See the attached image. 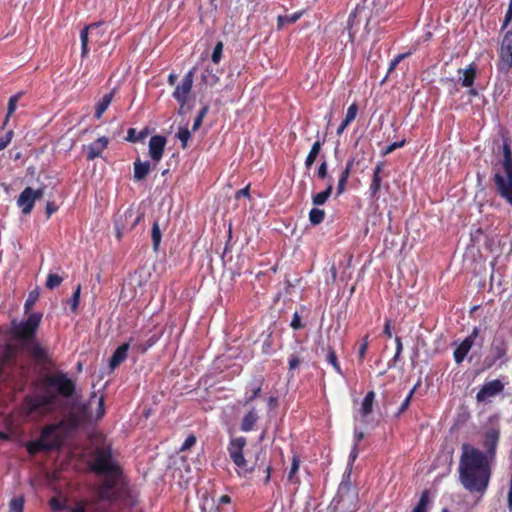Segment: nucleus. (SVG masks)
Listing matches in <instances>:
<instances>
[{
    "label": "nucleus",
    "mask_w": 512,
    "mask_h": 512,
    "mask_svg": "<svg viewBox=\"0 0 512 512\" xmlns=\"http://www.w3.org/2000/svg\"><path fill=\"white\" fill-rule=\"evenodd\" d=\"M414 393V389H412L410 391V393L407 395V397L404 399V401L402 402L396 416H399L401 415L403 412H405L407 410V408L409 407L410 405V402H411V398H412V395Z\"/></svg>",
    "instance_id": "48"
},
{
    "label": "nucleus",
    "mask_w": 512,
    "mask_h": 512,
    "mask_svg": "<svg viewBox=\"0 0 512 512\" xmlns=\"http://www.w3.org/2000/svg\"><path fill=\"white\" fill-rule=\"evenodd\" d=\"M107 145L108 139L106 137H99L93 144L89 145L87 158L93 160L100 157Z\"/></svg>",
    "instance_id": "21"
},
{
    "label": "nucleus",
    "mask_w": 512,
    "mask_h": 512,
    "mask_svg": "<svg viewBox=\"0 0 512 512\" xmlns=\"http://www.w3.org/2000/svg\"><path fill=\"white\" fill-rule=\"evenodd\" d=\"M395 342H396V352H395V355H394V358H393V362L394 363H396L399 360V357H400V355L402 353V350H403V345H402L401 338L397 336L395 338Z\"/></svg>",
    "instance_id": "50"
},
{
    "label": "nucleus",
    "mask_w": 512,
    "mask_h": 512,
    "mask_svg": "<svg viewBox=\"0 0 512 512\" xmlns=\"http://www.w3.org/2000/svg\"><path fill=\"white\" fill-rule=\"evenodd\" d=\"M368 338L369 336L366 335L363 340H362V343L360 344L359 346V349H358V356H359V359L360 361H362L365 357V354L367 352V349H368V345H369V341H368Z\"/></svg>",
    "instance_id": "47"
},
{
    "label": "nucleus",
    "mask_w": 512,
    "mask_h": 512,
    "mask_svg": "<svg viewBox=\"0 0 512 512\" xmlns=\"http://www.w3.org/2000/svg\"><path fill=\"white\" fill-rule=\"evenodd\" d=\"M222 52H223V43L221 41L217 42L214 49H213V52H212V55H211V59L214 63H219L220 60H221V57H222Z\"/></svg>",
    "instance_id": "40"
},
{
    "label": "nucleus",
    "mask_w": 512,
    "mask_h": 512,
    "mask_svg": "<svg viewBox=\"0 0 512 512\" xmlns=\"http://www.w3.org/2000/svg\"><path fill=\"white\" fill-rule=\"evenodd\" d=\"M512 20V0L509 2L508 10L505 15V19L502 25V29H505Z\"/></svg>",
    "instance_id": "53"
},
{
    "label": "nucleus",
    "mask_w": 512,
    "mask_h": 512,
    "mask_svg": "<svg viewBox=\"0 0 512 512\" xmlns=\"http://www.w3.org/2000/svg\"><path fill=\"white\" fill-rule=\"evenodd\" d=\"M161 231H160V227H159V224L157 221H155L153 223V226H152V232H151V237H152V243H153V249L155 251L158 250V247L160 245V242H161Z\"/></svg>",
    "instance_id": "36"
},
{
    "label": "nucleus",
    "mask_w": 512,
    "mask_h": 512,
    "mask_svg": "<svg viewBox=\"0 0 512 512\" xmlns=\"http://www.w3.org/2000/svg\"><path fill=\"white\" fill-rule=\"evenodd\" d=\"M478 334H479V329L477 327H475L473 329L472 333L468 337H466L455 349L453 355H454V360L457 364H460L463 362V360L467 356L468 352L474 345V341H475L476 337L478 336Z\"/></svg>",
    "instance_id": "16"
},
{
    "label": "nucleus",
    "mask_w": 512,
    "mask_h": 512,
    "mask_svg": "<svg viewBox=\"0 0 512 512\" xmlns=\"http://www.w3.org/2000/svg\"><path fill=\"white\" fill-rule=\"evenodd\" d=\"M353 165H354V159L353 158L349 159L346 163L345 168L342 170L339 180H338L337 195H341L345 191L346 183L350 176V172L353 168Z\"/></svg>",
    "instance_id": "24"
},
{
    "label": "nucleus",
    "mask_w": 512,
    "mask_h": 512,
    "mask_svg": "<svg viewBox=\"0 0 512 512\" xmlns=\"http://www.w3.org/2000/svg\"><path fill=\"white\" fill-rule=\"evenodd\" d=\"M429 504V492L424 490L420 496V499L413 509L412 512H427V506Z\"/></svg>",
    "instance_id": "34"
},
{
    "label": "nucleus",
    "mask_w": 512,
    "mask_h": 512,
    "mask_svg": "<svg viewBox=\"0 0 512 512\" xmlns=\"http://www.w3.org/2000/svg\"><path fill=\"white\" fill-rule=\"evenodd\" d=\"M61 426L62 422L46 426L42 430L38 440L28 443V452L30 454H35L39 451H51L56 449L59 446V439L55 434Z\"/></svg>",
    "instance_id": "7"
},
{
    "label": "nucleus",
    "mask_w": 512,
    "mask_h": 512,
    "mask_svg": "<svg viewBox=\"0 0 512 512\" xmlns=\"http://www.w3.org/2000/svg\"><path fill=\"white\" fill-rule=\"evenodd\" d=\"M383 333H384L387 337H389V338H391V337H392V332H391V322H390V320H387V321H386V323H385V325H384Z\"/></svg>",
    "instance_id": "64"
},
{
    "label": "nucleus",
    "mask_w": 512,
    "mask_h": 512,
    "mask_svg": "<svg viewBox=\"0 0 512 512\" xmlns=\"http://www.w3.org/2000/svg\"><path fill=\"white\" fill-rule=\"evenodd\" d=\"M42 320L41 313H31L27 320L18 322L17 320L12 321V334L18 339L21 344L35 339L36 331Z\"/></svg>",
    "instance_id": "9"
},
{
    "label": "nucleus",
    "mask_w": 512,
    "mask_h": 512,
    "mask_svg": "<svg viewBox=\"0 0 512 512\" xmlns=\"http://www.w3.org/2000/svg\"><path fill=\"white\" fill-rule=\"evenodd\" d=\"M326 360L330 363L339 375H343L340 365L337 360L336 353L332 347H328Z\"/></svg>",
    "instance_id": "35"
},
{
    "label": "nucleus",
    "mask_w": 512,
    "mask_h": 512,
    "mask_svg": "<svg viewBox=\"0 0 512 512\" xmlns=\"http://www.w3.org/2000/svg\"><path fill=\"white\" fill-rule=\"evenodd\" d=\"M298 469H299V460L296 457H294L293 461H292L291 468H290V472H289V479L292 478V476L298 471Z\"/></svg>",
    "instance_id": "58"
},
{
    "label": "nucleus",
    "mask_w": 512,
    "mask_h": 512,
    "mask_svg": "<svg viewBox=\"0 0 512 512\" xmlns=\"http://www.w3.org/2000/svg\"><path fill=\"white\" fill-rule=\"evenodd\" d=\"M57 209H58V207L53 202H47V204H46L47 217L49 218L54 212H56Z\"/></svg>",
    "instance_id": "59"
},
{
    "label": "nucleus",
    "mask_w": 512,
    "mask_h": 512,
    "mask_svg": "<svg viewBox=\"0 0 512 512\" xmlns=\"http://www.w3.org/2000/svg\"><path fill=\"white\" fill-rule=\"evenodd\" d=\"M357 13H358V8H356V9H355L351 14H350V16H349V19H348V22H347V28H348L349 30H351V29H352L353 22H354V19H355V17H356V15H357Z\"/></svg>",
    "instance_id": "63"
},
{
    "label": "nucleus",
    "mask_w": 512,
    "mask_h": 512,
    "mask_svg": "<svg viewBox=\"0 0 512 512\" xmlns=\"http://www.w3.org/2000/svg\"><path fill=\"white\" fill-rule=\"evenodd\" d=\"M504 390V383L495 379L489 382H486L482 385L480 390L476 394L477 402H485L488 398L494 397L497 394L501 393Z\"/></svg>",
    "instance_id": "14"
},
{
    "label": "nucleus",
    "mask_w": 512,
    "mask_h": 512,
    "mask_svg": "<svg viewBox=\"0 0 512 512\" xmlns=\"http://www.w3.org/2000/svg\"><path fill=\"white\" fill-rule=\"evenodd\" d=\"M142 138H143V136H142V135H141V136H139V137H137V136H136V134H135V129L130 128V129L128 130L127 138H126L128 141H130V142H136V141H138V140H140V139H142Z\"/></svg>",
    "instance_id": "57"
},
{
    "label": "nucleus",
    "mask_w": 512,
    "mask_h": 512,
    "mask_svg": "<svg viewBox=\"0 0 512 512\" xmlns=\"http://www.w3.org/2000/svg\"><path fill=\"white\" fill-rule=\"evenodd\" d=\"M405 144V140H401L398 142H393L390 145H388L385 149L382 150L381 154L382 156H386L393 152L395 149L402 147Z\"/></svg>",
    "instance_id": "46"
},
{
    "label": "nucleus",
    "mask_w": 512,
    "mask_h": 512,
    "mask_svg": "<svg viewBox=\"0 0 512 512\" xmlns=\"http://www.w3.org/2000/svg\"><path fill=\"white\" fill-rule=\"evenodd\" d=\"M101 25V22L92 23L89 26L82 29L80 33L81 43H88V30L98 28Z\"/></svg>",
    "instance_id": "45"
},
{
    "label": "nucleus",
    "mask_w": 512,
    "mask_h": 512,
    "mask_svg": "<svg viewBox=\"0 0 512 512\" xmlns=\"http://www.w3.org/2000/svg\"><path fill=\"white\" fill-rule=\"evenodd\" d=\"M38 299H39V292L37 290H33L29 293V295L25 301V304H24L25 313H28L33 308V306L38 301Z\"/></svg>",
    "instance_id": "37"
},
{
    "label": "nucleus",
    "mask_w": 512,
    "mask_h": 512,
    "mask_svg": "<svg viewBox=\"0 0 512 512\" xmlns=\"http://www.w3.org/2000/svg\"><path fill=\"white\" fill-rule=\"evenodd\" d=\"M22 347L32 355L37 361H42L46 357V351L36 339H30L21 344Z\"/></svg>",
    "instance_id": "20"
},
{
    "label": "nucleus",
    "mask_w": 512,
    "mask_h": 512,
    "mask_svg": "<svg viewBox=\"0 0 512 512\" xmlns=\"http://www.w3.org/2000/svg\"><path fill=\"white\" fill-rule=\"evenodd\" d=\"M258 420L255 409L249 411L242 419L241 429L245 432L251 431Z\"/></svg>",
    "instance_id": "28"
},
{
    "label": "nucleus",
    "mask_w": 512,
    "mask_h": 512,
    "mask_svg": "<svg viewBox=\"0 0 512 512\" xmlns=\"http://www.w3.org/2000/svg\"><path fill=\"white\" fill-rule=\"evenodd\" d=\"M177 102L179 103V109H178L179 115H185L192 109V106L188 105L187 101H177Z\"/></svg>",
    "instance_id": "52"
},
{
    "label": "nucleus",
    "mask_w": 512,
    "mask_h": 512,
    "mask_svg": "<svg viewBox=\"0 0 512 512\" xmlns=\"http://www.w3.org/2000/svg\"><path fill=\"white\" fill-rule=\"evenodd\" d=\"M196 443V437L194 435H189L184 443L181 446V451H185L190 449Z\"/></svg>",
    "instance_id": "51"
},
{
    "label": "nucleus",
    "mask_w": 512,
    "mask_h": 512,
    "mask_svg": "<svg viewBox=\"0 0 512 512\" xmlns=\"http://www.w3.org/2000/svg\"><path fill=\"white\" fill-rule=\"evenodd\" d=\"M385 167L384 162H378L375 168L373 169V175L369 187L370 197L372 199H377V195L381 189L382 183V173Z\"/></svg>",
    "instance_id": "18"
},
{
    "label": "nucleus",
    "mask_w": 512,
    "mask_h": 512,
    "mask_svg": "<svg viewBox=\"0 0 512 512\" xmlns=\"http://www.w3.org/2000/svg\"><path fill=\"white\" fill-rule=\"evenodd\" d=\"M128 349L129 344L123 343L115 350L109 362L111 369L119 366L127 358Z\"/></svg>",
    "instance_id": "23"
},
{
    "label": "nucleus",
    "mask_w": 512,
    "mask_h": 512,
    "mask_svg": "<svg viewBox=\"0 0 512 512\" xmlns=\"http://www.w3.org/2000/svg\"><path fill=\"white\" fill-rule=\"evenodd\" d=\"M500 431L490 428L484 433L482 446L485 452L467 443L462 444L459 460V481L470 493L483 494L491 478V464L495 461Z\"/></svg>",
    "instance_id": "1"
},
{
    "label": "nucleus",
    "mask_w": 512,
    "mask_h": 512,
    "mask_svg": "<svg viewBox=\"0 0 512 512\" xmlns=\"http://www.w3.org/2000/svg\"><path fill=\"white\" fill-rule=\"evenodd\" d=\"M166 142V138L161 135H154L149 140V155L155 162V165L162 158Z\"/></svg>",
    "instance_id": "17"
},
{
    "label": "nucleus",
    "mask_w": 512,
    "mask_h": 512,
    "mask_svg": "<svg viewBox=\"0 0 512 512\" xmlns=\"http://www.w3.org/2000/svg\"><path fill=\"white\" fill-rule=\"evenodd\" d=\"M246 445V438L237 437L230 440L228 452L231 460L238 468L240 475H247L254 470H263L266 473L265 482L270 480L271 467L266 463V452L260 449L255 454V460L246 459L243 455V449Z\"/></svg>",
    "instance_id": "2"
},
{
    "label": "nucleus",
    "mask_w": 512,
    "mask_h": 512,
    "mask_svg": "<svg viewBox=\"0 0 512 512\" xmlns=\"http://www.w3.org/2000/svg\"><path fill=\"white\" fill-rule=\"evenodd\" d=\"M300 358L297 355H291L289 358V368L290 370L296 369L300 365Z\"/></svg>",
    "instance_id": "55"
},
{
    "label": "nucleus",
    "mask_w": 512,
    "mask_h": 512,
    "mask_svg": "<svg viewBox=\"0 0 512 512\" xmlns=\"http://www.w3.org/2000/svg\"><path fill=\"white\" fill-rule=\"evenodd\" d=\"M374 398H375L374 391H369L366 394V396L364 397L362 405H361V409H360L361 415L363 417L368 416L372 412Z\"/></svg>",
    "instance_id": "29"
},
{
    "label": "nucleus",
    "mask_w": 512,
    "mask_h": 512,
    "mask_svg": "<svg viewBox=\"0 0 512 512\" xmlns=\"http://www.w3.org/2000/svg\"><path fill=\"white\" fill-rule=\"evenodd\" d=\"M57 396L54 393L38 394L26 396L24 400V409L27 415L39 414L45 415L52 411L56 403Z\"/></svg>",
    "instance_id": "8"
},
{
    "label": "nucleus",
    "mask_w": 512,
    "mask_h": 512,
    "mask_svg": "<svg viewBox=\"0 0 512 512\" xmlns=\"http://www.w3.org/2000/svg\"><path fill=\"white\" fill-rule=\"evenodd\" d=\"M194 71V68L189 70L181 82L175 86L172 96L176 101H188L189 95L192 91Z\"/></svg>",
    "instance_id": "13"
},
{
    "label": "nucleus",
    "mask_w": 512,
    "mask_h": 512,
    "mask_svg": "<svg viewBox=\"0 0 512 512\" xmlns=\"http://www.w3.org/2000/svg\"><path fill=\"white\" fill-rule=\"evenodd\" d=\"M115 89H113L111 92L107 93L103 96V98L97 103L96 109H95V117L97 119H100L103 113L107 110L109 107L113 97H114Z\"/></svg>",
    "instance_id": "27"
},
{
    "label": "nucleus",
    "mask_w": 512,
    "mask_h": 512,
    "mask_svg": "<svg viewBox=\"0 0 512 512\" xmlns=\"http://www.w3.org/2000/svg\"><path fill=\"white\" fill-rule=\"evenodd\" d=\"M91 468L101 475L116 476L118 473V467L112 458L111 446L104 440L97 444L92 453Z\"/></svg>",
    "instance_id": "5"
},
{
    "label": "nucleus",
    "mask_w": 512,
    "mask_h": 512,
    "mask_svg": "<svg viewBox=\"0 0 512 512\" xmlns=\"http://www.w3.org/2000/svg\"><path fill=\"white\" fill-rule=\"evenodd\" d=\"M290 325L295 330H298V329L302 328L301 317L299 316V314L297 312L294 313Z\"/></svg>",
    "instance_id": "54"
},
{
    "label": "nucleus",
    "mask_w": 512,
    "mask_h": 512,
    "mask_svg": "<svg viewBox=\"0 0 512 512\" xmlns=\"http://www.w3.org/2000/svg\"><path fill=\"white\" fill-rule=\"evenodd\" d=\"M405 56L406 54H400L394 60H392L390 63L389 72L392 71Z\"/></svg>",
    "instance_id": "62"
},
{
    "label": "nucleus",
    "mask_w": 512,
    "mask_h": 512,
    "mask_svg": "<svg viewBox=\"0 0 512 512\" xmlns=\"http://www.w3.org/2000/svg\"><path fill=\"white\" fill-rule=\"evenodd\" d=\"M507 350V344L504 341L493 342L490 348V356L484 360L485 368H491L497 361H500V365L507 363Z\"/></svg>",
    "instance_id": "12"
},
{
    "label": "nucleus",
    "mask_w": 512,
    "mask_h": 512,
    "mask_svg": "<svg viewBox=\"0 0 512 512\" xmlns=\"http://www.w3.org/2000/svg\"><path fill=\"white\" fill-rule=\"evenodd\" d=\"M110 494H111L110 486L106 485V486L102 487L99 491L100 502H105L106 500H109Z\"/></svg>",
    "instance_id": "49"
},
{
    "label": "nucleus",
    "mask_w": 512,
    "mask_h": 512,
    "mask_svg": "<svg viewBox=\"0 0 512 512\" xmlns=\"http://www.w3.org/2000/svg\"><path fill=\"white\" fill-rule=\"evenodd\" d=\"M325 218V212L322 209L313 208L309 212V221L312 225H319Z\"/></svg>",
    "instance_id": "32"
},
{
    "label": "nucleus",
    "mask_w": 512,
    "mask_h": 512,
    "mask_svg": "<svg viewBox=\"0 0 512 512\" xmlns=\"http://www.w3.org/2000/svg\"><path fill=\"white\" fill-rule=\"evenodd\" d=\"M105 414L104 396L92 392L88 403L79 405L70 412L68 420L72 426H79L90 419H101Z\"/></svg>",
    "instance_id": "3"
},
{
    "label": "nucleus",
    "mask_w": 512,
    "mask_h": 512,
    "mask_svg": "<svg viewBox=\"0 0 512 512\" xmlns=\"http://www.w3.org/2000/svg\"><path fill=\"white\" fill-rule=\"evenodd\" d=\"M31 193H32L31 196L34 198V201H36L38 199H41L44 196V188H39L36 190L31 188Z\"/></svg>",
    "instance_id": "60"
},
{
    "label": "nucleus",
    "mask_w": 512,
    "mask_h": 512,
    "mask_svg": "<svg viewBox=\"0 0 512 512\" xmlns=\"http://www.w3.org/2000/svg\"><path fill=\"white\" fill-rule=\"evenodd\" d=\"M150 163L148 161L142 162L137 160L134 162V179L136 181H141L146 178L150 171Z\"/></svg>",
    "instance_id": "26"
},
{
    "label": "nucleus",
    "mask_w": 512,
    "mask_h": 512,
    "mask_svg": "<svg viewBox=\"0 0 512 512\" xmlns=\"http://www.w3.org/2000/svg\"><path fill=\"white\" fill-rule=\"evenodd\" d=\"M80 293H81V286L78 285L76 287L75 291L73 292L71 299L69 300L72 311H76V309L79 305Z\"/></svg>",
    "instance_id": "42"
},
{
    "label": "nucleus",
    "mask_w": 512,
    "mask_h": 512,
    "mask_svg": "<svg viewBox=\"0 0 512 512\" xmlns=\"http://www.w3.org/2000/svg\"><path fill=\"white\" fill-rule=\"evenodd\" d=\"M45 384L56 387L58 393L66 398L71 397L75 391L74 382L64 373L47 376L45 378Z\"/></svg>",
    "instance_id": "10"
},
{
    "label": "nucleus",
    "mask_w": 512,
    "mask_h": 512,
    "mask_svg": "<svg viewBox=\"0 0 512 512\" xmlns=\"http://www.w3.org/2000/svg\"><path fill=\"white\" fill-rule=\"evenodd\" d=\"M320 150H321V142L319 140H317L312 145L311 150H310L309 154L306 157L305 166L307 168H310L314 164V162H315V160H316Z\"/></svg>",
    "instance_id": "31"
},
{
    "label": "nucleus",
    "mask_w": 512,
    "mask_h": 512,
    "mask_svg": "<svg viewBox=\"0 0 512 512\" xmlns=\"http://www.w3.org/2000/svg\"><path fill=\"white\" fill-rule=\"evenodd\" d=\"M358 508V493L348 485H340L333 498L330 509L333 512H356Z\"/></svg>",
    "instance_id": "6"
},
{
    "label": "nucleus",
    "mask_w": 512,
    "mask_h": 512,
    "mask_svg": "<svg viewBox=\"0 0 512 512\" xmlns=\"http://www.w3.org/2000/svg\"><path fill=\"white\" fill-rule=\"evenodd\" d=\"M159 337L156 335L151 336L147 341L145 346L143 347V351H146L148 348L152 347L157 341Z\"/></svg>",
    "instance_id": "61"
},
{
    "label": "nucleus",
    "mask_w": 512,
    "mask_h": 512,
    "mask_svg": "<svg viewBox=\"0 0 512 512\" xmlns=\"http://www.w3.org/2000/svg\"><path fill=\"white\" fill-rule=\"evenodd\" d=\"M24 497L17 496L11 499L9 503V509L11 512H23Z\"/></svg>",
    "instance_id": "38"
},
{
    "label": "nucleus",
    "mask_w": 512,
    "mask_h": 512,
    "mask_svg": "<svg viewBox=\"0 0 512 512\" xmlns=\"http://www.w3.org/2000/svg\"><path fill=\"white\" fill-rule=\"evenodd\" d=\"M500 65L506 70L512 66V31H508L501 42Z\"/></svg>",
    "instance_id": "15"
},
{
    "label": "nucleus",
    "mask_w": 512,
    "mask_h": 512,
    "mask_svg": "<svg viewBox=\"0 0 512 512\" xmlns=\"http://www.w3.org/2000/svg\"><path fill=\"white\" fill-rule=\"evenodd\" d=\"M503 174L496 172L494 182L498 193L512 206V152L507 142L503 144Z\"/></svg>",
    "instance_id": "4"
},
{
    "label": "nucleus",
    "mask_w": 512,
    "mask_h": 512,
    "mask_svg": "<svg viewBox=\"0 0 512 512\" xmlns=\"http://www.w3.org/2000/svg\"><path fill=\"white\" fill-rule=\"evenodd\" d=\"M191 137V133L187 128H180L177 133V138L181 141L182 147L186 148L187 142Z\"/></svg>",
    "instance_id": "43"
},
{
    "label": "nucleus",
    "mask_w": 512,
    "mask_h": 512,
    "mask_svg": "<svg viewBox=\"0 0 512 512\" xmlns=\"http://www.w3.org/2000/svg\"><path fill=\"white\" fill-rule=\"evenodd\" d=\"M317 175L319 178L324 179L327 177V163L323 161L318 168Z\"/></svg>",
    "instance_id": "56"
},
{
    "label": "nucleus",
    "mask_w": 512,
    "mask_h": 512,
    "mask_svg": "<svg viewBox=\"0 0 512 512\" xmlns=\"http://www.w3.org/2000/svg\"><path fill=\"white\" fill-rule=\"evenodd\" d=\"M13 134V131L9 130L5 133V135L0 137V151L4 150L10 144Z\"/></svg>",
    "instance_id": "44"
},
{
    "label": "nucleus",
    "mask_w": 512,
    "mask_h": 512,
    "mask_svg": "<svg viewBox=\"0 0 512 512\" xmlns=\"http://www.w3.org/2000/svg\"><path fill=\"white\" fill-rule=\"evenodd\" d=\"M332 190H333V184L330 181L324 191L317 193L313 196V198H312L313 204L315 206L323 205L330 197Z\"/></svg>",
    "instance_id": "30"
},
{
    "label": "nucleus",
    "mask_w": 512,
    "mask_h": 512,
    "mask_svg": "<svg viewBox=\"0 0 512 512\" xmlns=\"http://www.w3.org/2000/svg\"><path fill=\"white\" fill-rule=\"evenodd\" d=\"M31 187H26L19 195L17 204L22 209V213L27 215L30 214L34 207V198L31 196Z\"/></svg>",
    "instance_id": "19"
},
{
    "label": "nucleus",
    "mask_w": 512,
    "mask_h": 512,
    "mask_svg": "<svg viewBox=\"0 0 512 512\" xmlns=\"http://www.w3.org/2000/svg\"><path fill=\"white\" fill-rule=\"evenodd\" d=\"M142 214L128 209L115 222L117 237L120 239L124 231L132 230L141 220Z\"/></svg>",
    "instance_id": "11"
},
{
    "label": "nucleus",
    "mask_w": 512,
    "mask_h": 512,
    "mask_svg": "<svg viewBox=\"0 0 512 512\" xmlns=\"http://www.w3.org/2000/svg\"><path fill=\"white\" fill-rule=\"evenodd\" d=\"M50 507L55 512H86L83 505L77 504L76 506H66L62 503V501L59 498L56 497L50 500Z\"/></svg>",
    "instance_id": "22"
},
{
    "label": "nucleus",
    "mask_w": 512,
    "mask_h": 512,
    "mask_svg": "<svg viewBox=\"0 0 512 512\" xmlns=\"http://www.w3.org/2000/svg\"><path fill=\"white\" fill-rule=\"evenodd\" d=\"M458 74L460 76L462 86L471 87L474 83L476 69L473 65H469L466 69H459Z\"/></svg>",
    "instance_id": "25"
},
{
    "label": "nucleus",
    "mask_w": 512,
    "mask_h": 512,
    "mask_svg": "<svg viewBox=\"0 0 512 512\" xmlns=\"http://www.w3.org/2000/svg\"><path fill=\"white\" fill-rule=\"evenodd\" d=\"M63 281V278L58 274L50 273L46 280V287L48 289H54L58 287Z\"/></svg>",
    "instance_id": "39"
},
{
    "label": "nucleus",
    "mask_w": 512,
    "mask_h": 512,
    "mask_svg": "<svg viewBox=\"0 0 512 512\" xmlns=\"http://www.w3.org/2000/svg\"><path fill=\"white\" fill-rule=\"evenodd\" d=\"M357 113H358L357 104L356 103L351 104L347 109L344 121H346V123L350 124L356 118Z\"/></svg>",
    "instance_id": "41"
},
{
    "label": "nucleus",
    "mask_w": 512,
    "mask_h": 512,
    "mask_svg": "<svg viewBox=\"0 0 512 512\" xmlns=\"http://www.w3.org/2000/svg\"><path fill=\"white\" fill-rule=\"evenodd\" d=\"M21 96H22V93H17L10 97L9 102H8L7 115H6V118L4 121V125L7 124L9 117L15 112L17 103H18L19 99L21 98Z\"/></svg>",
    "instance_id": "33"
}]
</instances>
